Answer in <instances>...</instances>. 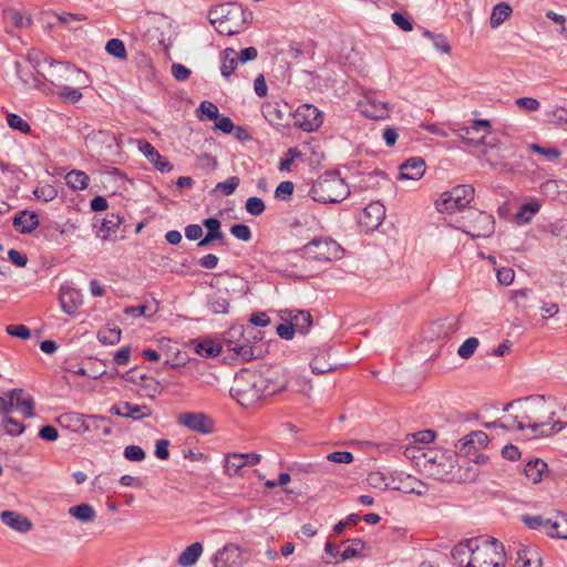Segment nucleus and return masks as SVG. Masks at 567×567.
Instances as JSON below:
<instances>
[{
	"label": "nucleus",
	"instance_id": "1",
	"mask_svg": "<svg viewBox=\"0 0 567 567\" xmlns=\"http://www.w3.org/2000/svg\"><path fill=\"white\" fill-rule=\"evenodd\" d=\"M307 194H311L315 202L337 204L349 196L350 189L339 173H326L313 183L310 189L305 186L298 187L299 197L306 198Z\"/></svg>",
	"mask_w": 567,
	"mask_h": 567
},
{
	"label": "nucleus",
	"instance_id": "2",
	"mask_svg": "<svg viewBox=\"0 0 567 567\" xmlns=\"http://www.w3.org/2000/svg\"><path fill=\"white\" fill-rule=\"evenodd\" d=\"M267 388V379L260 372L241 369L235 375L230 394L240 405L250 406L266 394Z\"/></svg>",
	"mask_w": 567,
	"mask_h": 567
},
{
	"label": "nucleus",
	"instance_id": "3",
	"mask_svg": "<svg viewBox=\"0 0 567 567\" xmlns=\"http://www.w3.org/2000/svg\"><path fill=\"white\" fill-rule=\"evenodd\" d=\"M251 16L236 2L224 3L215 7L208 13L209 22L215 25L220 34L234 35L239 33Z\"/></svg>",
	"mask_w": 567,
	"mask_h": 567
},
{
	"label": "nucleus",
	"instance_id": "4",
	"mask_svg": "<svg viewBox=\"0 0 567 567\" xmlns=\"http://www.w3.org/2000/svg\"><path fill=\"white\" fill-rule=\"evenodd\" d=\"M473 556L465 567H504V546L496 538H475Z\"/></svg>",
	"mask_w": 567,
	"mask_h": 567
},
{
	"label": "nucleus",
	"instance_id": "5",
	"mask_svg": "<svg viewBox=\"0 0 567 567\" xmlns=\"http://www.w3.org/2000/svg\"><path fill=\"white\" fill-rule=\"evenodd\" d=\"M43 62L48 64V68L41 72V76L54 86L60 87L69 83H76L82 86L87 85L86 73L75 65L66 62H56L49 56H44Z\"/></svg>",
	"mask_w": 567,
	"mask_h": 567
},
{
	"label": "nucleus",
	"instance_id": "6",
	"mask_svg": "<svg viewBox=\"0 0 567 567\" xmlns=\"http://www.w3.org/2000/svg\"><path fill=\"white\" fill-rule=\"evenodd\" d=\"M554 415V411H551L547 417H542L535 414H525L519 419L518 416L509 415L505 417V421H503L504 430L517 429L522 431L528 427L535 433V435H551L554 433H558L565 427L560 421L551 423Z\"/></svg>",
	"mask_w": 567,
	"mask_h": 567
},
{
	"label": "nucleus",
	"instance_id": "7",
	"mask_svg": "<svg viewBox=\"0 0 567 567\" xmlns=\"http://www.w3.org/2000/svg\"><path fill=\"white\" fill-rule=\"evenodd\" d=\"M460 229L472 238H487L495 230V219L493 215L470 208L461 217Z\"/></svg>",
	"mask_w": 567,
	"mask_h": 567
},
{
	"label": "nucleus",
	"instance_id": "8",
	"mask_svg": "<svg viewBox=\"0 0 567 567\" xmlns=\"http://www.w3.org/2000/svg\"><path fill=\"white\" fill-rule=\"evenodd\" d=\"M303 251L310 255L312 261L329 262L341 259L343 248L331 237H313L303 245Z\"/></svg>",
	"mask_w": 567,
	"mask_h": 567
},
{
	"label": "nucleus",
	"instance_id": "9",
	"mask_svg": "<svg viewBox=\"0 0 567 567\" xmlns=\"http://www.w3.org/2000/svg\"><path fill=\"white\" fill-rule=\"evenodd\" d=\"M286 241L290 246L298 245L299 243H307L311 239V233L317 223L312 215L308 212H301L299 215L289 216L286 219Z\"/></svg>",
	"mask_w": 567,
	"mask_h": 567
},
{
	"label": "nucleus",
	"instance_id": "10",
	"mask_svg": "<svg viewBox=\"0 0 567 567\" xmlns=\"http://www.w3.org/2000/svg\"><path fill=\"white\" fill-rule=\"evenodd\" d=\"M474 198V187L471 185H457L451 190L444 192L435 202V207L441 213H453L465 208Z\"/></svg>",
	"mask_w": 567,
	"mask_h": 567
},
{
	"label": "nucleus",
	"instance_id": "11",
	"mask_svg": "<svg viewBox=\"0 0 567 567\" xmlns=\"http://www.w3.org/2000/svg\"><path fill=\"white\" fill-rule=\"evenodd\" d=\"M63 421H74L78 425L74 429L76 433H95L96 435L107 436L112 433V425H102L103 423H110V420L102 415H84L80 413H66L63 414Z\"/></svg>",
	"mask_w": 567,
	"mask_h": 567
},
{
	"label": "nucleus",
	"instance_id": "12",
	"mask_svg": "<svg viewBox=\"0 0 567 567\" xmlns=\"http://www.w3.org/2000/svg\"><path fill=\"white\" fill-rule=\"evenodd\" d=\"M312 258L301 248L286 250V277L308 278L313 275Z\"/></svg>",
	"mask_w": 567,
	"mask_h": 567
},
{
	"label": "nucleus",
	"instance_id": "13",
	"mask_svg": "<svg viewBox=\"0 0 567 567\" xmlns=\"http://www.w3.org/2000/svg\"><path fill=\"white\" fill-rule=\"evenodd\" d=\"M313 326V318L308 310L286 309V340H291L296 334L305 336Z\"/></svg>",
	"mask_w": 567,
	"mask_h": 567
},
{
	"label": "nucleus",
	"instance_id": "14",
	"mask_svg": "<svg viewBox=\"0 0 567 567\" xmlns=\"http://www.w3.org/2000/svg\"><path fill=\"white\" fill-rule=\"evenodd\" d=\"M292 120L295 126L306 132H313L321 126L323 115L315 105L302 104L292 113Z\"/></svg>",
	"mask_w": 567,
	"mask_h": 567
},
{
	"label": "nucleus",
	"instance_id": "15",
	"mask_svg": "<svg viewBox=\"0 0 567 567\" xmlns=\"http://www.w3.org/2000/svg\"><path fill=\"white\" fill-rule=\"evenodd\" d=\"M405 494L422 496L426 493V485L416 477L404 472H395L390 475V488Z\"/></svg>",
	"mask_w": 567,
	"mask_h": 567
},
{
	"label": "nucleus",
	"instance_id": "16",
	"mask_svg": "<svg viewBox=\"0 0 567 567\" xmlns=\"http://www.w3.org/2000/svg\"><path fill=\"white\" fill-rule=\"evenodd\" d=\"M177 423L202 434L212 433L214 423L209 416L200 412H185L177 417Z\"/></svg>",
	"mask_w": 567,
	"mask_h": 567
},
{
	"label": "nucleus",
	"instance_id": "17",
	"mask_svg": "<svg viewBox=\"0 0 567 567\" xmlns=\"http://www.w3.org/2000/svg\"><path fill=\"white\" fill-rule=\"evenodd\" d=\"M241 548L235 544H227L213 557L215 567H240L244 564Z\"/></svg>",
	"mask_w": 567,
	"mask_h": 567
},
{
	"label": "nucleus",
	"instance_id": "18",
	"mask_svg": "<svg viewBox=\"0 0 567 567\" xmlns=\"http://www.w3.org/2000/svg\"><path fill=\"white\" fill-rule=\"evenodd\" d=\"M244 339H254L255 341H260L261 336L260 332L257 331L254 327L247 326H236L231 327L226 333L223 342L224 352L233 348L234 343H241Z\"/></svg>",
	"mask_w": 567,
	"mask_h": 567
},
{
	"label": "nucleus",
	"instance_id": "19",
	"mask_svg": "<svg viewBox=\"0 0 567 567\" xmlns=\"http://www.w3.org/2000/svg\"><path fill=\"white\" fill-rule=\"evenodd\" d=\"M7 396L12 402V410H18L28 419L34 416V400L27 391L13 389L7 392Z\"/></svg>",
	"mask_w": 567,
	"mask_h": 567
},
{
	"label": "nucleus",
	"instance_id": "20",
	"mask_svg": "<svg viewBox=\"0 0 567 567\" xmlns=\"http://www.w3.org/2000/svg\"><path fill=\"white\" fill-rule=\"evenodd\" d=\"M425 161L422 157H411L399 167V179L419 181L425 173Z\"/></svg>",
	"mask_w": 567,
	"mask_h": 567
},
{
	"label": "nucleus",
	"instance_id": "21",
	"mask_svg": "<svg viewBox=\"0 0 567 567\" xmlns=\"http://www.w3.org/2000/svg\"><path fill=\"white\" fill-rule=\"evenodd\" d=\"M216 285L229 299L243 295L247 288L244 278L235 275L220 276Z\"/></svg>",
	"mask_w": 567,
	"mask_h": 567
},
{
	"label": "nucleus",
	"instance_id": "22",
	"mask_svg": "<svg viewBox=\"0 0 567 567\" xmlns=\"http://www.w3.org/2000/svg\"><path fill=\"white\" fill-rule=\"evenodd\" d=\"M254 339H244L241 343H234L233 348H229L225 353L229 360H234L240 363L248 362L256 357Z\"/></svg>",
	"mask_w": 567,
	"mask_h": 567
},
{
	"label": "nucleus",
	"instance_id": "23",
	"mask_svg": "<svg viewBox=\"0 0 567 567\" xmlns=\"http://www.w3.org/2000/svg\"><path fill=\"white\" fill-rule=\"evenodd\" d=\"M138 150L159 172L164 173L173 169V165L169 161L163 157L150 142L140 141Z\"/></svg>",
	"mask_w": 567,
	"mask_h": 567
},
{
	"label": "nucleus",
	"instance_id": "24",
	"mask_svg": "<svg viewBox=\"0 0 567 567\" xmlns=\"http://www.w3.org/2000/svg\"><path fill=\"white\" fill-rule=\"evenodd\" d=\"M360 112L371 120H383L389 115L388 104L367 97L365 101L359 103Z\"/></svg>",
	"mask_w": 567,
	"mask_h": 567
},
{
	"label": "nucleus",
	"instance_id": "25",
	"mask_svg": "<svg viewBox=\"0 0 567 567\" xmlns=\"http://www.w3.org/2000/svg\"><path fill=\"white\" fill-rule=\"evenodd\" d=\"M0 517L4 525L18 533H28L33 527L32 522L28 517L13 511H3Z\"/></svg>",
	"mask_w": 567,
	"mask_h": 567
},
{
	"label": "nucleus",
	"instance_id": "26",
	"mask_svg": "<svg viewBox=\"0 0 567 567\" xmlns=\"http://www.w3.org/2000/svg\"><path fill=\"white\" fill-rule=\"evenodd\" d=\"M12 224L20 234H31L38 228L40 221L34 212L24 209L14 216Z\"/></svg>",
	"mask_w": 567,
	"mask_h": 567
},
{
	"label": "nucleus",
	"instance_id": "27",
	"mask_svg": "<svg viewBox=\"0 0 567 567\" xmlns=\"http://www.w3.org/2000/svg\"><path fill=\"white\" fill-rule=\"evenodd\" d=\"M60 303L62 310L65 313L74 316L82 305L80 291L74 288L62 287L60 293Z\"/></svg>",
	"mask_w": 567,
	"mask_h": 567
},
{
	"label": "nucleus",
	"instance_id": "28",
	"mask_svg": "<svg viewBox=\"0 0 567 567\" xmlns=\"http://www.w3.org/2000/svg\"><path fill=\"white\" fill-rule=\"evenodd\" d=\"M385 217V207L380 202L370 203L364 209L361 221L369 228H377Z\"/></svg>",
	"mask_w": 567,
	"mask_h": 567
},
{
	"label": "nucleus",
	"instance_id": "29",
	"mask_svg": "<svg viewBox=\"0 0 567 567\" xmlns=\"http://www.w3.org/2000/svg\"><path fill=\"white\" fill-rule=\"evenodd\" d=\"M474 546L475 538L466 539L454 546L451 555L455 564L460 565L461 567H465L467 560L471 559V556H473Z\"/></svg>",
	"mask_w": 567,
	"mask_h": 567
},
{
	"label": "nucleus",
	"instance_id": "30",
	"mask_svg": "<svg viewBox=\"0 0 567 567\" xmlns=\"http://www.w3.org/2000/svg\"><path fill=\"white\" fill-rule=\"evenodd\" d=\"M261 112L265 120L275 128L280 130L282 124V112L279 101H268L262 104Z\"/></svg>",
	"mask_w": 567,
	"mask_h": 567
},
{
	"label": "nucleus",
	"instance_id": "31",
	"mask_svg": "<svg viewBox=\"0 0 567 567\" xmlns=\"http://www.w3.org/2000/svg\"><path fill=\"white\" fill-rule=\"evenodd\" d=\"M203 553V546L196 542L186 547L178 556V565L181 567H190L196 564Z\"/></svg>",
	"mask_w": 567,
	"mask_h": 567
},
{
	"label": "nucleus",
	"instance_id": "32",
	"mask_svg": "<svg viewBox=\"0 0 567 567\" xmlns=\"http://www.w3.org/2000/svg\"><path fill=\"white\" fill-rule=\"evenodd\" d=\"M239 54L233 48H227L221 52V65L220 72L224 78H229L233 72L236 70Z\"/></svg>",
	"mask_w": 567,
	"mask_h": 567
},
{
	"label": "nucleus",
	"instance_id": "33",
	"mask_svg": "<svg viewBox=\"0 0 567 567\" xmlns=\"http://www.w3.org/2000/svg\"><path fill=\"white\" fill-rule=\"evenodd\" d=\"M476 134L478 133L472 125L461 127L456 131V135L468 146L476 147L487 144L486 134H482L481 136H476ZM488 145L493 146L491 143H488Z\"/></svg>",
	"mask_w": 567,
	"mask_h": 567
},
{
	"label": "nucleus",
	"instance_id": "34",
	"mask_svg": "<svg viewBox=\"0 0 567 567\" xmlns=\"http://www.w3.org/2000/svg\"><path fill=\"white\" fill-rule=\"evenodd\" d=\"M546 470L547 464L543 460L536 458L526 463L524 474L528 481L536 484L542 481L543 474Z\"/></svg>",
	"mask_w": 567,
	"mask_h": 567
},
{
	"label": "nucleus",
	"instance_id": "35",
	"mask_svg": "<svg viewBox=\"0 0 567 567\" xmlns=\"http://www.w3.org/2000/svg\"><path fill=\"white\" fill-rule=\"evenodd\" d=\"M549 537L567 539V514L557 513L550 522Z\"/></svg>",
	"mask_w": 567,
	"mask_h": 567
},
{
	"label": "nucleus",
	"instance_id": "36",
	"mask_svg": "<svg viewBox=\"0 0 567 567\" xmlns=\"http://www.w3.org/2000/svg\"><path fill=\"white\" fill-rule=\"evenodd\" d=\"M229 298L225 296L221 289H218L216 293H214L208 302V309L215 315H225L229 310Z\"/></svg>",
	"mask_w": 567,
	"mask_h": 567
},
{
	"label": "nucleus",
	"instance_id": "37",
	"mask_svg": "<svg viewBox=\"0 0 567 567\" xmlns=\"http://www.w3.org/2000/svg\"><path fill=\"white\" fill-rule=\"evenodd\" d=\"M69 514L82 523L93 522L96 517L94 507L86 503L70 507Z\"/></svg>",
	"mask_w": 567,
	"mask_h": 567
},
{
	"label": "nucleus",
	"instance_id": "38",
	"mask_svg": "<svg viewBox=\"0 0 567 567\" xmlns=\"http://www.w3.org/2000/svg\"><path fill=\"white\" fill-rule=\"evenodd\" d=\"M89 176L86 173L73 169L65 175V182L74 190H83L89 186Z\"/></svg>",
	"mask_w": 567,
	"mask_h": 567
},
{
	"label": "nucleus",
	"instance_id": "39",
	"mask_svg": "<svg viewBox=\"0 0 567 567\" xmlns=\"http://www.w3.org/2000/svg\"><path fill=\"white\" fill-rule=\"evenodd\" d=\"M523 523L532 528L543 530L547 536H549V526L551 518L545 517L543 515H524L522 517Z\"/></svg>",
	"mask_w": 567,
	"mask_h": 567
},
{
	"label": "nucleus",
	"instance_id": "40",
	"mask_svg": "<svg viewBox=\"0 0 567 567\" xmlns=\"http://www.w3.org/2000/svg\"><path fill=\"white\" fill-rule=\"evenodd\" d=\"M512 7L506 2H501L493 8L491 14V27H499L512 14Z\"/></svg>",
	"mask_w": 567,
	"mask_h": 567
},
{
	"label": "nucleus",
	"instance_id": "41",
	"mask_svg": "<svg viewBox=\"0 0 567 567\" xmlns=\"http://www.w3.org/2000/svg\"><path fill=\"white\" fill-rule=\"evenodd\" d=\"M334 367L333 363L329 362L328 353L326 352L316 354L310 362L311 371L315 374H324L332 371Z\"/></svg>",
	"mask_w": 567,
	"mask_h": 567
},
{
	"label": "nucleus",
	"instance_id": "42",
	"mask_svg": "<svg viewBox=\"0 0 567 567\" xmlns=\"http://www.w3.org/2000/svg\"><path fill=\"white\" fill-rule=\"evenodd\" d=\"M121 333V329L117 326H106L97 332V339L103 344L114 346L120 342Z\"/></svg>",
	"mask_w": 567,
	"mask_h": 567
},
{
	"label": "nucleus",
	"instance_id": "43",
	"mask_svg": "<svg viewBox=\"0 0 567 567\" xmlns=\"http://www.w3.org/2000/svg\"><path fill=\"white\" fill-rule=\"evenodd\" d=\"M136 383L145 392V395L151 399L156 398L162 392V386L159 382L144 374L140 377V381H137Z\"/></svg>",
	"mask_w": 567,
	"mask_h": 567
},
{
	"label": "nucleus",
	"instance_id": "44",
	"mask_svg": "<svg viewBox=\"0 0 567 567\" xmlns=\"http://www.w3.org/2000/svg\"><path fill=\"white\" fill-rule=\"evenodd\" d=\"M288 431L289 436L286 435V445L293 449H299L308 443L307 437L301 433L295 425L286 423V432Z\"/></svg>",
	"mask_w": 567,
	"mask_h": 567
},
{
	"label": "nucleus",
	"instance_id": "45",
	"mask_svg": "<svg viewBox=\"0 0 567 567\" xmlns=\"http://www.w3.org/2000/svg\"><path fill=\"white\" fill-rule=\"evenodd\" d=\"M196 352L205 358H213L224 352L223 346L213 340H204L196 346Z\"/></svg>",
	"mask_w": 567,
	"mask_h": 567
},
{
	"label": "nucleus",
	"instance_id": "46",
	"mask_svg": "<svg viewBox=\"0 0 567 567\" xmlns=\"http://www.w3.org/2000/svg\"><path fill=\"white\" fill-rule=\"evenodd\" d=\"M225 473L228 476L241 475L244 468L239 453H231L225 456Z\"/></svg>",
	"mask_w": 567,
	"mask_h": 567
},
{
	"label": "nucleus",
	"instance_id": "47",
	"mask_svg": "<svg viewBox=\"0 0 567 567\" xmlns=\"http://www.w3.org/2000/svg\"><path fill=\"white\" fill-rule=\"evenodd\" d=\"M517 561L520 567H540V559L536 550L520 549L517 553Z\"/></svg>",
	"mask_w": 567,
	"mask_h": 567
},
{
	"label": "nucleus",
	"instance_id": "48",
	"mask_svg": "<svg viewBox=\"0 0 567 567\" xmlns=\"http://www.w3.org/2000/svg\"><path fill=\"white\" fill-rule=\"evenodd\" d=\"M2 426L4 429V432L11 436H19L25 430V426L21 422L10 416L9 413H4V416L2 419Z\"/></svg>",
	"mask_w": 567,
	"mask_h": 567
},
{
	"label": "nucleus",
	"instance_id": "49",
	"mask_svg": "<svg viewBox=\"0 0 567 567\" xmlns=\"http://www.w3.org/2000/svg\"><path fill=\"white\" fill-rule=\"evenodd\" d=\"M539 208L540 206L537 203H525L519 207L515 218L523 224H528Z\"/></svg>",
	"mask_w": 567,
	"mask_h": 567
},
{
	"label": "nucleus",
	"instance_id": "50",
	"mask_svg": "<svg viewBox=\"0 0 567 567\" xmlns=\"http://www.w3.org/2000/svg\"><path fill=\"white\" fill-rule=\"evenodd\" d=\"M105 50L109 54H111L117 59L124 60L127 56V52H126L124 42L116 38L107 41V43L105 45Z\"/></svg>",
	"mask_w": 567,
	"mask_h": 567
},
{
	"label": "nucleus",
	"instance_id": "51",
	"mask_svg": "<svg viewBox=\"0 0 567 567\" xmlns=\"http://www.w3.org/2000/svg\"><path fill=\"white\" fill-rule=\"evenodd\" d=\"M368 484L373 488L389 489L390 488V476L386 477L381 472H371L367 477Z\"/></svg>",
	"mask_w": 567,
	"mask_h": 567
},
{
	"label": "nucleus",
	"instance_id": "52",
	"mask_svg": "<svg viewBox=\"0 0 567 567\" xmlns=\"http://www.w3.org/2000/svg\"><path fill=\"white\" fill-rule=\"evenodd\" d=\"M363 548H364L363 540H361L359 538L352 539L351 544L342 550V553L340 555V560H348L350 558L358 557Z\"/></svg>",
	"mask_w": 567,
	"mask_h": 567
},
{
	"label": "nucleus",
	"instance_id": "53",
	"mask_svg": "<svg viewBox=\"0 0 567 567\" xmlns=\"http://www.w3.org/2000/svg\"><path fill=\"white\" fill-rule=\"evenodd\" d=\"M239 182H240L239 177L231 176L224 182L217 183V185L215 186L213 192L214 193L219 192L225 196H229L236 190V188L239 185Z\"/></svg>",
	"mask_w": 567,
	"mask_h": 567
},
{
	"label": "nucleus",
	"instance_id": "54",
	"mask_svg": "<svg viewBox=\"0 0 567 567\" xmlns=\"http://www.w3.org/2000/svg\"><path fill=\"white\" fill-rule=\"evenodd\" d=\"M197 113L200 120H215L219 115L218 107L209 101H203L199 107L197 109Z\"/></svg>",
	"mask_w": 567,
	"mask_h": 567
},
{
	"label": "nucleus",
	"instance_id": "55",
	"mask_svg": "<svg viewBox=\"0 0 567 567\" xmlns=\"http://www.w3.org/2000/svg\"><path fill=\"white\" fill-rule=\"evenodd\" d=\"M480 344V341L475 337L467 338L458 348L457 354L462 359H468L471 358L474 352L476 351L477 347Z\"/></svg>",
	"mask_w": 567,
	"mask_h": 567
},
{
	"label": "nucleus",
	"instance_id": "56",
	"mask_svg": "<svg viewBox=\"0 0 567 567\" xmlns=\"http://www.w3.org/2000/svg\"><path fill=\"white\" fill-rule=\"evenodd\" d=\"M528 147L532 152L546 157L550 162H554L560 157V151L556 147H543L536 143L529 144Z\"/></svg>",
	"mask_w": 567,
	"mask_h": 567
},
{
	"label": "nucleus",
	"instance_id": "57",
	"mask_svg": "<svg viewBox=\"0 0 567 567\" xmlns=\"http://www.w3.org/2000/svg\"><path fill=\"white\" fill-rule=\"evenodd\" d=\"M456 453L462 456H470L472 452H475L477 446L471 437V433L465 435L455 444Z\"/></svg>",
	"mask_w": 567,
	"mask_h": 567
},
{
	"label": "nucleus",
	"instance_id": "58",
	"mask_svg": "<svg viewBox=\"0 0 567 567\" xmlns=\"http://www.w3.org/2000/svg\"><path fill=\"white\" fill-rule=\"evenodd\" d=\"M7 123L11 128L18 130L21 133H29L31 131L29 123L14 113H9L7 115Z\"/></svg>",
	"mask_w": 567,
	"mask_h": 567
},
{
	"label": "nucleus",
	"instance_id": "59",
	"mask_svg": "<svg viewBox=\"0 0 567 567\" xmlns=\"http://www.w3.org/2000/svg\"><path fill=\"white\" fill-rule=\"evenodd\" d=\"M56 19L60 23L65 24L69 28V30L74 31V30H78L79 27H74V25H72V23L86 20V16L64 12L62 14H58Z\"/></svg>",
	"mask_w": 567,
	"mask_h": 567
},
{
	"label": "nucleus",
	"instance_id": "60",
	"mask_svg": "<svg viewBox=\"0 0 567 567\" xmlns=\"http://www.w3.org/2000/svg\"><path fill=\"white\" fill-rule=\"evenodd\" d=\"M123 455L132 462H142L145 460V451L138 445H128L124 449Z\"/></svg>",
	"mask_w": 567,
	"mask_h": 567
},
{
	"label": "nucleus",
	"instance_id": "61",
	"mask_svg": "<svg viewBox=\"0 0 567 567\" xmlns=\"http://www.w3.org/2000/svg\"><path fill=\"white\" fill-rule=\"evenodd\" d=\"M59 96L63 99L64 101H69L71 103H76L81 100L82 93L79 89H73L69 84H65L64 86H60Z\"/></svg>",
	"mask_w": 567,
	"mask_h": 567
},
{
	"label": "nucleus",
	"instance_id": "62",
	"mask_svg": "<svg viewBox=\"0 0 567 567\" xmlns=\"http://www.w3.org/2000/svg\"><path fill=\"white\" fill-rule=\"evenodd\" d=\"M246 210L252 216H259L265 212V204L259 197H249L246 200Z\"/></svg>",
	"mask_w": 567,
	"mask_h": 567
},
{
	"label": "nucleus",
	"instance_id": "63",
	"mask_svg": "<svg viewBox=\"0 0 567 567\" xmlns=\"http://www.w3.org/2000/svg\"><path fill=\"white\" fill-rule=\"evenodd\" d=\"M310 44L303 42H292L289 47V54L293 60H299L310 53Z\"/></svg>",
	"mask_w": 567,
	"mask_h": 567
},
{
	"label": "nucleus",
	"instance_id": "64",
	"mask_svg": "<svg viewBox=\"0 0 567 567\" xmlns=\"http://www.w3.org/2000/svg\"><path fill=\"white\" fill-rule=\"evenodd\" d=\"M548 122L553 124H567V109L563 106L555 107L547 112Z\"/></svg>",
	"mask_w": 567,
	"mask_h": 567
}]
</instances>
